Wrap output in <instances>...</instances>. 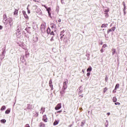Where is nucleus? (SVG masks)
Returning a JSON list of instances; mask_svg holds the SVG:
<instances>
[{"label":"nucleus","instance_id":"1","mask_svg":"<svg viewBox=\"0 0 127 127\" xmlns=\"http://www.w3.org/2000/svg\"><path fill=\"white\" fill-rule=\"evenodd\" d=\"M67 84H68V79H64V83H63L64 90H66V89H67Z\"/></svg>","mask_w":127,"mask_h":127},{"label":"nucleus","instance_id":"2","mask_svg":"<svg viewBox=\"0 0 127 127\" xmlns=\"http://www.w3.org/2000/svg\"><path fill=\"white\" fill-rule=\"evenodd\" d=\"M41 31L43 33H44V32H46V27L45 26V25L44 24H41Z\"/></svg>","mask_w":127,"mask_h":127},{"label":"nucleus","instance_id":"3","mask_svg":"<svg viewBox=\"0 0 127 127\" xmlns=\"http://www.w3.org/2000/svg\"><path fill=\"white\" fill-rule=\"evenodd\" d=\"M61 108H62L61 103H59L55 108V109L56 110V111H58V110H60Z\"/></svg>","mask_w":127,"mask_h":127},{"label":"nucleus","instance_id":"4","mask_svg":"<svg viewBox=\"0 0 127 127\" xmlns=\"http://www.w3.org/2000/svg\"><path fill=\"white\" fill-rule=\"evenodd\" d=\"M43 121L45 123H47V122H48V118H47V116L46 115L43 116Z\"/></svg>","mask_w":127,"mask_h":127},{"label":"nucleus","instance_id":"5","mask_svg":"<svg viewBox=\"0 0 127 127\" xmlns=\"http://www.w3.org/2000/svg\"><path fill=\"white\" fill-rule=\"evenodd\" d=\"M44 6L46 9H47V11H48L49 15H50V14H51V13H50L51 11V7L47 8V7L45 6V5H44Z\"/></svg>","mask_w":127,"mask_h":127},{"label":"nucleus","instance_id":"6","mask_svg":"<svg viewBox=\"0 0 127 127\" xmlns=\"http://www.w3.org/2000/svg\"><path fill=\"white\" fill-rule=\"evenodd\" d=\"M115 30H116V27H113L111 29H109L107 31V33H108V34H109V33H110V32H112V31H115Z\"/></svg>","mask_w":127,"mask_h":127},{"label":"nucleus","instance_id":"7","mask_svg":"<svg viewBox=\"0 0 127 127\" xmlns=\"http://www.w3.org/2000/svg\"><path fill=\"white\" fill-rule=\"evenodd\" d=\"M33 40L34 42H37L38 41V37L37 36L33 37Z\"/></svg>","mask_w":127,"mask_h":127},{"label":"nucleus","instance_id":"8","mask_svg":"<svg viewBox=\"0 0 127 127\" xmlns=\"http://www.w3.org/2000/svg\"><path fill=\"white\" fill-rule=\"evenodd\" d=\"M23 14L25 17V18H28V16L26 14V12L25 11H23Z\"/></svg>","mask_w":127,"mask_h":127},{"label":"nucleus","instance_id":"9","mask_svg":"<svg viewBox=\"0 0 127 127\" xmlns=\"http://www.w3.org/2000/svg\"><path fill=\"white\" fill-rule=\"evenodd\" d=\"M12 18L11 17H9L8 18V22L10 25H11V22H12Z\"/></svg>","mask_w":127,"mask_h":127},{"label":"nucleus","instance_id":"10","mask_svg":"<svg viewBox=\"0 0 127 127\" xmlns=\"http://www.w3.org/2000/svg\"><path fill=\"white\" fill-rule=\"evenodd\" d=\"M3 22L4 24L6 25V24H7V22H8V21H7V19H3Z\"/></svg>","mask_w":127,"mask_h":127},{"label":"nucleus","instance_id":"11","mask_svg":"<svg viewBox=\"0 0 127 127\" xmlns=\"http://www.w3.org/2000/svg\"><path fill=\"white\" fill-rule=\"evenodd\" d=\"M18 14V10L15 9L14 11V15H17V14Z\"/></svg>","mask_w":127,"mask_h":127},{"label":"nucleus","instance_id":"12","mask_svg":"<svg viewBox=\"0 0 127 127\" xmlns=\"http://www.w3.org/2000/svg\"><path fill=\"white\" fill-rule=\"evenodd\" d=\"M9 113H10V109H8L5 112V114H6V115H8V114H9Z\"/></svg>","mask_w":127,"mask_h":127},{"label":"nucleus","instance_id":"13","mask_svg":"<svg viewBox=\"0 0 127 127\" xmlns=\"http://www.w3.org/2000/svg\"><path fill=\"white\" fill-rule=\"evenodd\" d=\"M105 28V27H108V24H103L102 25H101V28Z\"/></svg>","mask_w":127,"mask_h":127},{"label":"nucleus","instance_id":"14","mask_svg":"<svg viewBox=\"0 0 127 127\" xmlns=\"http://www.w3.org/2000/svg\"><path fill=\"white\" fill-rule=\"evenodd\" d=\"M27 109H28V110H31L32 109V105H31L30 104H28Z\"/></svg>","mask_w":127,"mask_h":127},{"label":"nucleus","instance_id":"15","mask_svg":"<svg viewBox=\"0 0 127 127\" xmlns=\"http://www.w3.org/2000/svg\"><path fill=\"white\" fill-rule=\"evenodd\" d=\"M39 127H45V124H43V123H40Z\"/></svg>","mask_w":127,"mask_h":127},{"label":"nucleus","instance_id":"16","mask_svg":"<svg viewBox=\"0 0 127 127\" xmlns=\"http://www.w3.org/2000/svg\"><path fill=\"white\" fill-rule=\"evenodd\" d=\"M112 51L113 52H112L113 55H114V54H116V49H112Z\"/></svg>","mask_w":127,"mask_h":127},{"label":"nucleus","instance_id":"17","mask_svg":"<svg viewBox=\"0 0 127 127\" xmlns=\"http://www.w3.org/2000/svg\"><path fill=\"white\" fill-rule=\"evenodd\" d=\"M123 4L124 5V10H126V9L127 8V6H126V2H125V1H123Z\"/></svg>","mask_w":127,"mask_h":127},{"label":"nucleus","instance_id":"18","mask_svg":"<svg viewBox=\"0 0 127 127\" xmlns=\"http://www.w3.org/2000/svg\"><path fill=\"white\" fill-rule=\"evenodd\" d=\"M113 101L114 103H116V102H117V101H118L117 97H114L113 98Z\"/></svg>","mask_w":127,"mask_h":127},{"label":"nucleus","instance_id":"19","mask_svg":"<svg viewBox=\"0 0 127 127\" xmlns=\"http://www.w3.org/2000/svg\"><path fill=\"white\" fill-rule=\"evenodd\" d=\"M59 122L57 121H55L54 123H53L54 126H57V125L59 124Z\"/></svg>","mask_w":127,"mask_h":127},{"label":"nucleus","instance_id":"20","mask_svg":"<svg viewBox=\"0 0 127 127\" xmlns=\"http://www.w3.org/2000/svg\"><path fill=\"white\" fill-rule=\"evenodd\" d=\"M3 17V19H7V16H6V14H4Z\"/></svg>","mask_w":127,"mask_h":127},{"label":"nucleus","instance_id":"21","mask_svg":"<svg viewBox=\"0 0 127 127\" xmlns=\"http://www.w3.org/2000/svg\"><path fill=\"white\" fill-rule=\"evenodd\" d=\"M118 88H120V84H117L116 86H115V90H117V89H118Z\"/></svg>","mask_w":127,"mask_h":127},{"label":"nucleus","instance_id":"22","mask_svg":"<svg viewBox=\"0 0 127 127\" xmlns=\"http://www.w3.org/2000/svg\"><path fill=\"white\" fill-rule=\"evenodd\" d=\"M4 110H5V106H3L0 109V111H4Z\"/></svg>","mask_w":127,"mask_h":127},{"label":"nucleus","instance_id":"23","mask_svg":"<svg viewBox=\"0 0 127 127\" xmlns=\"http://www.w3.org/2000/svg\"><path fill=\"white\" fill-rule=\"evenodd\" d=\"M0 122H1V123H2L3 124H4L6 122V120H5V119H2L0 121Z\"/></svg>","mask_w":127,"mask_h":127},{"label":"nucleus","instance_id":"24","mask_svg":"<svg viewBox=\"0 0 127 127\" xmlns=\"http://www.w3.org/2000/svg\"><path fill=\"white\" fill-rule=\"evenodd\" d=\"M89 71H92V67L89 66V67L88 68H87V71L89 72Z\"/></svg>","mask_w":127,"mask_h":127},{"label":"nucleus","instance_id":"25","mask_svg":"<svg viewBox=\"0 0 127 127\" xmlns=\"http://www.w3.org/2000/svg\"><path fill=\"white\" fill-rule=\"evenodd\" d=\"M49 86H50V88H51L52 91L53 90V89H54V88H53V84H49Z\"/></svg>","mask_w":127,"mask_h":127},{"label":"nucleus","instance_id":"26","mask_svg":"<svg viewBox=\"0 0 127 127\" xmlns=\"http://www.w3.org/2000/svg\"><path fill=\"white\" fill-rule=\"evenodd\" d=\"M107 91H108V88H107V87H105V88L104 89L103 93H106V92H107Z\"/></svg>","mask_w":127,"mask_h":127},{"label":"nucleus","instance_id":"27","mask_svg":"<svg viewBox=\"0 0 127 127\" xmlns=\"http://www.w3.org/2000/svg\"><path fill=\"white\" fill-rule=\"evenodd\" d=\"M106 47H108V46L107 45V44H105L102 46V48H106Z\"/></svg>","mask_w":127,"mask_h":127},{"label":"nucleus","instance_id":"28","mask_svg":"<svg viewBox=\"0 0 127 127\" xmlns=\"http://www.w3.org/2000/svg\"><path fill=\"white\" fill-rule=\"evenodd\" d=\"M84 125H85V122H81V127H84Z\"/></svg>","mask_w":127,"mask_h":127},{"label":"nucleus","instance_id":"29","mask_svg":"<svg viewBox=\"0 0 127 127\" xmlns=\"http://www.w3.org/2000/svg\"><path fill=\"white\" fill-rule=\"evenodd\" d=\"M115 105H116V106H117L118 105H121V103H120V102H115Z\"/></svg>","mask_w":127,"mask_h":127},{"label":"nucleus","instance_id":"30","mask_svg":"<svg viewBox=\"0 0 127 127\" xmlns=\"http://www.w3.org/2000/svg\"><path fill=\"white\" fill-rule=\"evenodd\" d=\"M105 12H109L110 11V9H105Z\"/></svg>","mask_w":127,"mask_h":127},{"label":"nucleus","instance_id":"31","mask_svg":"<svg viewBox=\"0 0 127 127\" xmlns=\"http://www.w3.org/2000/svg\"><path fill=\"white\" fill-rule=\"evenodd\" d=\"M57 114H60V113H62V110H60L57 112Z\"/></svg>","mask_w":127,"mask_h":127},{"label":"nucleus","instance_id":"32","mask_svg":"<svg viewBox=\"0 0 127 127\" xmlns=\"http://www.w3.org/2000/svg\"><path fill=\"white\" fill-rule=\"evenodd\" d=\"M52 83H53V82H52V79H51L50 80V81H49V84H52Z\"/></svg>","mask_w":127,"mask_h":127},{"label":"nucleus","instance_id":"33","mask_svg":"<svg viewBox=\"0 0 127 127\" xmlns=\"http://www.w3.org/2000/svg\"><path fill=\"white\" fill-rule=\"evenodd\" d=\"M51 35H55L54 32L52 31L51 33Z\"/></svg>","mask_w":127,"mask_h":127},{"label":"nucleus","instance_id":"34","mask_svg":"<svg viewBox=\"0 0 127 127\" xmlns=\"http://www.w3.org/2000/svg\"><path fill=\"white\" fill-rule=\"evenodd\" d=\"M108 77L106 76V77H105L106 82H107L108 81Z\"/></svg>","mask_w":127,"mask_h":127},{"label":"nucleus","instance_id":"35","mask_svg":"<svg viewBox=\"0 0 127 127\" xmlns=\"http://www.w3.org/2000/svg\"><path fill=\"white\" fill-rule=\"evenodd\" d=\"M51 41H54V39H53V37H52V38L51 39Z\"/></svg>","mask_w":127,"mask_h":127},{"label":"nucleus","instance_id":"36","mask_svg":"<svg viewBox=\"0 0 127 127\" xmlns=\"http://www.w3.org/2000/svg\"><path fill=\"white\" fill-rule=\"evenodd\" d=\"M86 75H87V76L88 77H89V76H90V73L88 72V73H87Z\"/></svg>","mask_w":127,"mask_h":127},{"label":"nucleus","instance_id":"37","mask_svg":"<svg viewBox=\"0 0 127 127\" xmlns=\"http://www.w3.org/2000/svg\"><path fill=\"white\" fill-rule=\"evenodd\" d=\"M100 52H101V53H103V52H104V50H103V49L100 50Z\"/></svg>","mask_w":127,"mask_h":127},{"label":"nucleus","instance_id":"38","mask_svg":"<svg viewBox=\"0 0 127 127\" xmlns=\"http://www.w3.org/2000/svg\"><path fill=\"white\" fill-rule=\"evenodd\" d=\"M2 29V26L0 25V30Z\"/></svg>","mask_w":127,"mask_h":127},{"label":"nucleus","instance_id":"39","mask_svg":"<svg viewBox=\"0 0 127 127\" xmlns=\"http://www.w3.org/2000/svg\"><path fill=\"white\" fill-rule=\"evenodd\" d=\"M58 22H61V19H59Z\"/></svg>","mask_w":127,"mask_h":127},{"label":"nucleus","instance_id":"40","mask_svg":"<svg viewBox=\"0 0 127 127\" xmlns=\"http://www.w3.org/2000/svg\"><path fill=\"white\" fill-rule=\"evenodd\" d=\"M107 116H110V115H111V113H107Z\"/></svg>","mask_w":127,"mask_h":127},{"label":"nucleus","instance_id":"41","mask_svg":"<svg viewBox=\"0 0 127 127\" xmlns=\"http://www.w3.org/2000/svg\"><path fill=\"white\" fill-rule=\"evenodd\" d=\"M65 93V91L63 92H61V94H64Z\"/></svg>","mask_w":127,"mask_h":127},{"label":"nucleus","instance_id":"42","mask_svg":"<svg viewBox=\"0 0 127 127\" xmlns=\"http://www.w3.org/2000/svg\"><path fill=\"white\" fill-rule=\"evenodd\" d=\"M61 39H62V38H63V37L62 36V35L61 34Z\"/></svg>","mask_w":127,"mask_h":127},{"label":"nucleus","instance_id":"43","mask_svg":"<svg viewBox=\"0 0 127 127\" xmlns=\"http://www.w3.org/2000/svg\"><path fill=\"white\" fill-rule=\"evenodd\" d=\"M35 1H36V2H38L39 1H38V0H35Z\"/></svg>","mask_w":127,"mask_h":127},{"label":"nucleus","instance_id":"44","mask_svg":"<svg viewBox=\"0 0 127 127\" xmlns=\"http://www.w3.org/2000/svg\"><path fill=\"white\" fill-rule=\"evenodd\" d=\"M28 13H30V11H29V10H28Z\"/></svg>","mask_w":127,"mask_h":127},{"label":"nucleus","instance_id":"45","mask_svg":"<svg viewBox=\"0 0 127 127\" xmlns=\"http://www.w3.org/2000/svg\"><path fill=\"white\" fill-rule=\"evenodd\" d=\"M4 52H5V51H3L2 52V54H3L4 53Z\"/></svg>","mask_w":127,"mask_h":127},{"label":"nucleus","instance_id":"46","mask_svg":"<svg viewBox=\"0 0 127 127\" xmlns=\"http://www.w3.org/2000/svg\"><path fill=\"white\" fill-rule=\"evenodd\" d=\"M51 27H52V28H54V26H53Z\"/></svg>","mask_w":127,"mask_h":127},{"label":"nucleus","instance_id":"47","mask_svg":"<svg viewBox=\"0 0 127 127\" xmlns=\"http://www.w3.org/2000/svg\"><path fill=\"white\" fill-rule=\"evenodd\" d=\"M80 97H81V98H83V95H80Z\"/></svg>","mask_w":127,"mask_h":127},{"label":"nucleus","instance_id":"48","mask_svg":"<svg viewBox=\"0 0 127 127\" xmlns=\"http://www.w3.org/2000/svg\"><path fill=\"white\" fill-rule=\"evenodd\" d=\"M82 72H83V73H84V69H82Z\"/></svg>","mask_w":127,"mask_h":127},{"label":"nucleus","instance_id":"49","mask_svg":"<svg viewBox=\"0 0 127 127\" xmlns=\"http://www.w3.org/2000/svg\"><path fill=\"white\" fill-rule=\"evenodd\" d=\"M68 127H72V125H69Z\"/></svg>","mask_w":127,"mask_h":127},{"label":"nucleus","instance_id":"50","mask_svg":"<svg viewBox=\"0 0 127 127\" xmlns=\"http://www.w3.org/2000/svg\"><path fill=\"white\" fill-rule=\"evenodd\" d=\"M29 127V126H26V127Z\"/></svg>","mask_w":127,"mask_h":127},{"label":"nucleus","instance_id":"51","mask_svg":"<svg viewBox=\"0 0 127 127\" xmlns=\"http://www.w3.org/2000/svg\"><path fill=\"white\" fill-rule=\"evenodd\" d=\"M80 109V110H82V108H79Z\"/></svg>","mask_w":127,"mask_h":127},{"label":"nucleus","instance_id":"52","mask_svg":"<svg viewBox=\"0 0 127 127\" xmlns=\"http://www.w3.org/2000/svg\"><path fill=\"white\" fill-rule=\"evenodd\" d=\"M47 31H48V29L47 30Z\"/></svg>","mask_w":127,"mask_h":127}]
</instances>
